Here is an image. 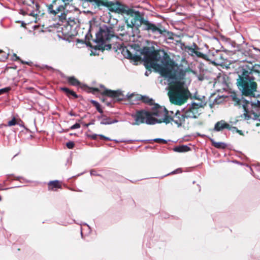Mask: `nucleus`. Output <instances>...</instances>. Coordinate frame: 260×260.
I'll list each match as a JSON object with an SVG mask.
<instances>
[{
	"label": "nucleus",
	"instance_id": "f257e3e1",
	"mask_svg": "<svg viewBox=\"0 0 260 260\" xmlns=\"http://www.w3.org/2000/svg\"><path fill=\"white\" fill-rule=\"evenodd\" d=\"M169 59L165 52H162L161 55L159 51L154 50L145 58V62L162 76L168 79V81L172 83L168 92L170 101L172 104L181 105L186 102L190 95L184 83L185 72L172 66Z\"/></svg>",
	"mask_w": 260,
	"mask_h": 260
},
{
	"label": "nucleus",
	"instance_id": "f03ea898",
	"mask_svg": "<svg viewBox=\"0 0 260 260\" xmlns=\"http://www.w3.org/2000/svg\"><path fill=\"white\" fill-rule=\"evenodd\" d=\"M237 73L238 78L236 83L239 90L244 95L254 96L257 85L253 73L260 74V63H245L239 67Z\"/></svg>",
	"mask_w": 260,
	"mask_h": 260
},
{
	"label": "nucleus",
	"instance_id": "7ed1b4c3",
	"mask_svg": "<svg viewBox=\"0 0 260 260\" xmlns=\"http://www.w3.org/2000/svg\"><path fill=\"white\" fill-rule=\"evenodd\" d=\"M168 114V112L165 107L155 104L151 112L141 110L132 114L131 116L134 118L135 122L131 124L133 125L144 123L147 124L162 122L167 124L170 122V116Z\"/></svg>",
	"mask_w": 260,
	"mask_h": 260
},
{
	"label": "nucleus",
	"instance_id": "20e7f679",
	"mask_svg": "<svg viewBox=\"0 0 260 260\" xmlns=\"http://www.w3.org/2000/svg\"><path fill=\"white\" fill-rule=\"evenodd\" d=\"M230 98L234 102V105L238 106L242 109L244 112L242 116L245 119L256 118L259 116L260 108L244 99L241 94L233 92L230 95Z\"/></svg>",
	"mask_w": 260,
	"mask_h": 260
},
{
	"label": "nucleus",
	"instance_id": "39448f33",
	"mask_svg": "<svg viewBox=\"0 0 260 260\" xmlns=\"http://www.w3.org/2000/svg\"><path fill=\"white\" fill-rule=\"evenodd\" d=\"M125 22L127 26L131 28L135 27L138 29V28L142 25L144 30L151 31L154 34H162V31L158 27L154 24L144 19L138 12L130 15L126 19Z\"/></svg>",
	"mask_w": 260,
	"mask_h": 260
},
{
	"label": "nucleus",
	"instance_id": "423d86ee",
	"mask_svg": "<svg viewBox=\"0 0 260 260\" xmlns=\"http://www.w3.org/2000/svg\"><path fill=\"white\" fill-rule=\"evenodd\" d=\"M113 36V28L111 27L103 25L100 27L96 35L95 42L99 44L103 45L106 41L110 40Z\"/></svg>",
	"mask_w": 260,
	"mask_h": 260
},
{
	"label": "nucleus",
	"instance_id": "0eeeda50",
	"mask_svg": "<svg viewBox=\"0 0 260 260\" xmlns=\"http://www.w3.org/2000/svg\"><path fill=\"white\" fill-rule=\"evenodd\" d=\"M97 7L105 6L109 8L111 11L116 13H127V11L125 10L123 6L121 5L119 3H113L112 2H104L99 0Z\"/></svg>",
	"mask_w": 260,
	"mask_h": 260
},
{
	"label": "nucleus",
	"instance_id": "6e6552de",
	"mask_svg": "<svg viewBox=\"0 0 260 260\" xmlns=\"http://www.w3.org/2000/svg\"><path fill=\"white\" fill-rule=\"evenodd\" d=\"M201 104L193 103L186 109H182L186 118H197L201 113Z\"/></svg>",
	"mask_w": 260,
	"mask_h": 260
},
{
	"label": "nucleus",
	"instance_id": "1a4fd4ad",
	"mask_svg": "<svg viewBox=\"0 0 260 260\" xmlns=\"http://www.w3.org/2000/svg\"><path fill=\"white\" fill-rule=\"evenodd\" d=\"M101 87L103 89L99 90L98 88H94V91H99L102 94L111 97L117 101H121L124 99V95L121 90H111L105 89L103 86Z\"/></svg>",
	"mask_w": 260,
	"mask_h": 260
},
{
	"label": "nucleus",
	"instance_id": "9d476101",
	"mask_svg": "<svg viewBox=\"0 0 260 260\" xmlns=\"http://www.w3.org/2000/svg\"><path fill=\"white\" fill-rule=\"evenodd\" d=\"M63 5L57 6L56 5V1H53L52 4L47 5V11L50 14L56 16L59 12L63 11L67 7Z\"/></svg>",
	"mask_w": 260,
	"mask_h": 260
},
{
	"label": "nucleus",
	"instance_id": "9b49d317",
	"mask_svg": "<svg viewBox=\"0 0 260 260\" xmlns=\"http://www.w3.org/2000/svg\"><path fill=\"white\" fill-rule=\"evenodd\" d=\"M169 116L170 122L173 121L178 126H180L184 124L186 119L182 110L181 112L177 110L174 115Z\"/></svg>",
	"mask_w": 260,
	"mask_h": 260
},
{
	"label": "nucleus",
	"instance_id": "f8f14e48",
	"mask_svg": "<svg viewBox=\"0 0 260 260\" xmlns=\"http://www.w3.org/2000/svg\"><path fill=\"white\" fill-rule=\"evenodd\" d=\"M224 129L232 130L233 129H236V127L231 126L224 120H222L215 123L213 130L216 132H219Z\"/></svg>",
	"mask_w": 260,
	"mask_h": 260
},
{
	"label": "nucleus",
	"instance_id": "ddd939ff",
	"mask_svg": "<svg viewBox=\"0 0 260 260\" xmlns=\"http://www.w3.org/2000/svg\"><path fill=\"white\" fill-rule=\"evenodd\" d=\"M60 187L61 185L57 180L52 181L48 183V188L49 190H53L55 188H59Z\"/></svg>",
	"mask_w": 260,
	"mask_h": 260
},
{
	"label": "nucleus",
	"instance_id": "4468645a",
	"mask_svg": "<svg viewBox=\"0 0 260 260\" xmlns=\"http://www.w3.org/2000/svg\"><path fill=\"white\" fill-rule=\"evenodd\" d=\"M190 148L186 145H181L175 147L173 148V150L175 152H185L189 151Z\"/></svg>",
	"mask_w": 260,
	"mask_h": 260
},
{
	"label": "nucleus",
	"instance_id": "2eb2a0df",
	"mask_svg": "<svg viewBox=\"0 0 260 260\" xmlns=\"http://www.w3.org/2000/svg\"><path fill=\"white\" fill-rule=\"evenodd\" d=\"M117 122V120H112L109 117L103 116L101 118V121L100 122V123L101 124L106 125V124H110L114 123Z\"/></svg>",
	"mask_w": 260,
	"mask_h": 260
},
{
	"label": "nucleus",
	"instance_id": "dca6fc26",
	"mask_svg": "<svg viewBox=\"0 0 260 260\" xmlns=\"http://www.w3.org/2000/svg\"><path fill=\"white\" fill-rule=\"evenodd\" d=\"M212 145L218 149H224L226 147V144L223 142H216L213 139H210Z\"/></svg>",
	"mask_w": 260,
	"mask_h": 260
},
{
	"label": "nucleus",
	"instance_id": "f3484780",
	"mask_svg": "<svg viewBox=\"0 0 260 260\" xmlns=\"http://www.w3.org/2000/svg\"><path fill=\"white\" fill-rule=\"evenodd\" d=\"M69 82L74 86H78L80 84L79 81L75 78L72 77L68 78Z\"/></svg>",
	"mask_w": 260,
	"mask_h": 260
},
{
	"label": "nucleus",
	"instance_id": "a211bd4d",
	"mask_svg": "<svg viewBox=\"0 0 260 260\" xmlns=\"http://www.w3.org/2000/svg\"><path fill=\"white\" fill-rule=\"evenodd\" d=\"M62 89L64 90L68 95H71L75 98H77V94L73 91L70 90L67 88H62Z\"/></svg>",
	"mask_w": 260,
	"mask_h": 260
},
{
	"label": "nucleus",
	"instance_id": "6ab92c4d",
	"mask_svg": "<svg viewBox=\"0 0 260 260\" xmlns=\"http://www.w3.org/2000/svg\"><path fill=\"white\" fill-rule=\"evenodd\" d=\"M11 90L10 87H7L0 89V95L8 92Z\"/></svg>",
	"mask_w": 260,
	"mask_h": 260
},
{
	"label": "nucleus",
	"instance_id": "aec40b11",
	"mask_svg": "<svg viewBox=\"0 0 260 260\" xmlns=\"http://www.w3.org/2000/svg\"><path fill=\"white\" fill-rule=\"evenodd\" d=\"M142 99L144 103H148L150 105H152L153 101L152 99H150L147 97H142Z\"/></svg>",
	"mask_w": 260,
	"mask_h": 260
},
{
	"label": "nucleus",
	"instance_id": "412c9836",
	"mask_svg": "<svg viewBox=\"0 0 260 260\" xmlns=\"http://www.w3.org/2000/svg\"><path fill=\"white\" fill-rule=\"evenodd\" d=\"M77 21V19H75V18L69 17L68 19V22L71 25H72L76 23Z\"/></svg>",
	"mask_w": 260,
	"mask_h": 260
},
{
	"label": "nucleus",
	"instance_id": "4be33fe9",
	"mask_svg": "<svg viewBox=\"0 0 260 260\" xmlns=\"http://www.w3.org/2000/svg\"><path fill=\"white\" fill-rule=\"evenodd\" d=\"M126 51L127 52V54H124L125 49H123V55L126 57V58H131L133 57V54H131L129 51H127V50H126Z\"/></svg>",
	"mask_w": 260,
	"mask_h": 260
},
{
	"label": "nucleus",
	"instance_id": "5701e85b",
	"mask_svg": "<svg viewBox=\"0 0 260 260\" xmlns=\"http://www.w3.org/2000/svg\"><path fill=\"white\" fill-rule=\"evenodd\" d=\"M16 124V119L13 118V119L8 122V125L10 126L15 125Z\"/></svg>",
	"mask_w": 260,
	"mask_h": 260
},
{
	"label": "nucleus",
	"instance_id": "b1692460",
	"mask_svg": "<svg viewBox=\"0 0 260 260\" xmlns=\"http://www.w3.org/2000/svg\"><path fill=\"white\" fill-rule=\"evenodd\" d=\"M74 143L73 142H69L66 144L67 147L69 149H72L74 147Z\"/></svg>",
	"mask_w": 260,
	"mask_h": 260
},
{
	"label": "nucleus",
	"instance_id": "393cba45",
	"mask_svg": "<svg viewBox=\"0 0 260 260\" xmlns=\"http://www.w3.org/2000/svg\"><path fill=\"white\" fill-rule=\"evenodd\" d=\"M153 141L156 142L162 143H164V144L167 143L166 140L162 139H159V138L154 139L153 140Z\"/></svg>",
	"mask_w": 260,
	"mask_h": 260
},
{
	"label": "nucleus",
	"instance_id": "a878e982",
	"mask_svg": "<svg viewBox=\"0 0 260 260\" xmlns=\"http://www.w3.org/2000/svg\"><path fill=\"white\" fill-rule=\"evenodd\" d=\"M80 127V124L76 123L71 127V129H76V128H79Z\"/></svg>",
	"mask_w": 260,
	"mask_h": 260
},
{
	"label": "nucleus",
	"instance_id": "bb28decb",
	"mask_svg": "<svg viewBox=\"0 0 260 260\" xmlns=\"http://www.w3.org/2000/svg\"><path fill=\"white\" fill-rule=\"evenodd\" d=\"M65 19H66V15L64 13H61L59 16V20L62 21Z\"/></svg>",
	"mask_w": 260,
	"mask_h": 260
},
{
	"label": "nucleus",
	"instance_id": "cd10ccee",
	"mask_svg": "<svg viewBox=\"0 0 260 260\" xmlns=\"http://www.w3.org/2000/svg\"><path fill=\"white\" fill-rule=\"evenodd\" d=\"M136 96V95H135L134 93H132V94H127L126 95V96L127 98V99H131L132 98L135 97Z\"/></svg>",
	"mask_w": 260,
	"mask_h": 260
},
{
	"label": "nucleus",
	"instance_id": "c85d7f7f",
	"mask_svg": "<svg viewBox=\"0 0 260 260\" xmlns=\"http://www.w3.org/2000/svg\"><path fill=\"white\" fill-rule=\"evenodd\" d=\"M193 53L196 54L198 56L201 57L203 55V53H202L200 52L197 51H194Z\"/></svg>",
	"mask_w": 260,
	"mask_h": 260
},
{
	"label": "nucleus",
	"instance_id": "c756f323",
	"mask_svg": "<svg viewBox=\"0 0 260 260\" xmlns=\"http://www.w3.org/2000/svg\"><path fill=\"white\" fill-rule=\"evenodd\" d=\"M232 131L234 132V131H236L237 132V133H238L240 135H243V132L241 130H238L236 127V129H233L232 130Z\"/></svg>",
	"mask_w": 260,
	"mask_h": 260
},
{
	"label": "nucleus",
	"instance_id": "7c9ffc66",
	"mask_svg": "<svg viewBox=\"0 0 260 260\" xmlns=\"http://www.w3.org/2000/svg\"><path fill=\"white\" fill-rule=\"evenodd\" d=\"M99 136L102 139H104L107 140H111L109 138L106 137L104 136V135H100Z\"/></svg>",
	"mask_w": 260,
	"mask_h": 260
},
{
	"label": "nucleus",
	"instance_id": "2f4dec72",
	"mask_svg": "<svg viewBox=\"0 0 260 260\" xmlns=\"http://www.w3.org/2000/svg\"><path fill=\"white\" fill-rule=\"evenodd\" d=\"M253 103L254 106H257L258 108H260V101L257 100L256 103Z\"/></svg>",
	"mask_w": 260,
	"mask_h": 260
},
{
	"label": "nucleus",
	"instance_id": "473e14b6",
	"mask_svg": "<svg viewBox=\"0 0 260 260\" xmlns=\"http://www.w3.org/2000/svg\"><path fill=\"white\" fill-rule=\"evenodd\" d=\"M98 137V135L96 134H93L91 136H90V137L93 140H95Z\"/></svg>",
	"mask_w": 260,
	"mask_h": 260
},
{
	"label": "nucleus",
	"instance_id": "72a5a7b5",
	"mask_svg": "<svg viewBox=\"0 0 260 260\" xmlns=\"http://www.w3.org/2000/svg\"><path fill=\"white\" fill-rule=\"evenodd\" d=\"M181 172V171L180 169H178L176 170L175 171H173L171 173L172 174H176V173H179Z\"/></svg>",
	"mask_w": 260,
	"mask_h": 260
},
{
	"label": "nucleus",
	"instance_id": "f704fd0d",
	"mask_svg": "<svg viewBox=\"0 0 260 260\" xmlns=\"http://www.w3.org/2000/svg\"><path fill=\"white\" fill-rule=\"evenodd\" d=\"M90 174L91 175H96V172L94 170H91L90 171Z\"/></svg>",
	"mask_w": 260,
	"mask_h": 260
},
{
	"label": "nucleus",
	"instance_id": "c9c22d12",
	"mask_svg": "<svg viewBox=\"0 0 260 260\" xmlns=\"http://www.w3.org/2000/svg\"><path fill=\"white\" fill-rule=\"evenodd\" d=\"M92 103H93L94 104V105L96 106V107H100V105H99V104L98 102L93 101H92Z\"/></svg>",
	"mask_w": 260,
	"mask_h": 260
},
{
	"label": "nucleus",
	"instance_id": "e433bc0d",
	"mask_svg": "<svg viewBox=\"0 0 260 260\" xmlns=\"http://www.w3.org/2000/svg\"><path fill=\"white\" fill-rule=\"evenodd\" d=\"M92 103H93L94 104V105L96 106V107H100V105H99V104L98 102L93 101H92Z\"/></svg>",
	"mask_w": 260,
	"mask_h": 260
},
{
	"label": "nucleus",
	"instance_id": "4c0bfd02",
	"mask_svg": "<svg viewBox=\"0 0 260 260\" xmlns=\"http://www.w3.org/2000/svg\"><path fill=\"white\" fill-rule=\"evenodd\" d=\"M96 109L97 110H98V111L100 113H102L103 112V111L100 108V107H96Z\"/></svg>",
	"mask_w": 260,
	"mask_h": 260
},
{
	"label": "nucleus",
	"instance_id": "58836bf2",
	"mask_svg": "<svg viewBox=\"0 0 260 260\" xmlns=\"http://www.w3.org/2000/svg\"><path fill=\"white\" fill-rule=\"evenodd\" d=\"M9 54H5L4 57H3V59H7L8 57Z\"/></svg>",
	"mask_w": 260,
	"mask_h": 260
},
{
	"label": "nucleus",
	"instance_id": "ea45409f",
	"mask_svg": "<svg viewBox=\"0 0 260 260\" xmlns=\"http://www.w3.org/2000/svg\"><path fill=\"white\" fill-rule=\"evenodd\" d=\"M13 56H14V57H15L16 58V59H14V60H17V59H19V57L17 56L16 54H14Z\"/></svg>",
	"mask_w": 260,
	"mask_h": 260
},
{
	"label": "nucleus",
	"instance_id": "a19ab883",
	"mask_svg": "<svg viewBox=\"0 0 260 260\" xmlns=\"http://www.w3.org/2000/svg\"><path fill=\"white\" fill-rule=\"evenodd\" d=\"M119 142H126V141H125V140H120Z\"/></svg>",
	"mask_w": 260,
	"mask_h": 260
},
{
	"label": "nucleus",
	"instance_id": "79ce46f5",
	"mask_svg": "<svg viewBox=\"0 0 260 260\" xmlns=\"http://www.w3.org/2000/svg\"><path fill=\"white\" fill-rule=\"evenodd\" d=\"M3 52V50H0V53H2Z\"/></svg>",
	"mask_w": 260,
	"mask_h": 260
},
{
	"label": "nucleus",
	"instance_id": "37998d69",
	"mask_svg": "<svg viewBox=\"0 0 260 260\" xmlns=\"http://www.w3.org/2000/svg\"><path fill=\"white\" fill-rule=\"evenodd\" d=\"M89 124H89V123H88V124H87L86 125V126H88V125H89Z\"/></svg>",
	"mask_w": 260,
	"mask_h": 260
},
{
	"label": "nucleus",
	"instance_id": "c03bdc74",
	"mask_svg": "<svg viewBox=\"0 0 260 260\" xmlns=\"http://www.w3.org/2000/svg\"><path fill=\"white\" fill-rule=\"evenodd\" d=\"M1 200H2V198H1V197L0 196V201H1Z\"/></svg>",
	"mask_w": 260,
	"mask_h": 260
},
{
	"label": "nucleus",
	"instance_id": "a18cd8bd",
	"mask_svg": "<svg viewBox=\"0 0 260 260\" xmlns=\"http://www.w3.org/2000/svg\"><path fill=\"white\" fill-rule=\"evenodd\" d=\"M132 140H129V141H127V142H131Z\"/></svg>",
	"mask_w": 260,
	"mask_h": 260
}]
</instances>
